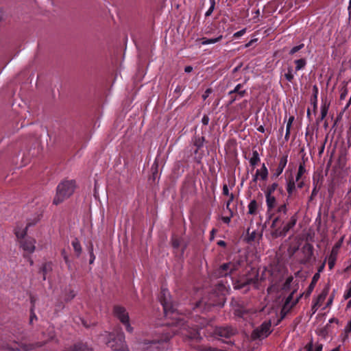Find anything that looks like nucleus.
<instances>
[{
    "label": "nucleus",
    "instance_id": "f257e3e1",
    "mask_svg": "<svg viewBox=\"0 0 351 351\" xmlns=\"http://www.w3.org/2000/svg\"><path fill=\"white\" fill-rule=\"evenodd\" d=\"M226 291V285L221 282H219L216 289L214 292L210 293L208 299L202 298L196 303L193 308L194 312L190 317L186 315H180L167 289L161 287L158 300L163 307L165 316L172 320L168 324L178 328L177 330L173 331V333H180L185 340L198 341L202 339L199 332V329L207 324V321L204 318L195 315L194 313L202 311V308L206 311L211 306L221 305V300H223L222 295Z\"/></svg>",
    "mask_w": 351,
    "mask_h": 351
},
{
    "label": "nucleus",
    "instance_id": "f03ea898",
    "mask_svg": "<svg viewBox=\"0 0 351 351\" xmlns=\"http://www.w3.org/2000/svg\"><path fill=\"white\" fill-rule=\"evenodd\" d=\"M287 213V204L284 203L270 214L269 219L272 221L271 234L274 238L286 237L287 233L295 226L298 221L297 214L291 215L286 221Z\"/></svg>",
    "mask_w": 351,
    "mask_h": 351
},
{
    "label": "nucleus",
    "instance_id": "7ed1b4c3",
    "mask_svg": "<svg viewBox=\"0 0 351 351\" xmlns=\"http://www.w3.org/2000/svg\"><path fill=\"white\" fill-rule=\"evenodd\" d=\"M145 345H147L144 348L145 351H152L153 348L157 349L158 351H165L167 349V343L165 340L162 341L153 340L145 343ZM107 346L115 351H129L125 344V335L119 328H117L113 333L109 335Z\"/></svg>",
    "mask_w": 351,
    "mask_h": 351
},
{
    "label": "nucleus",
    "instance_id": "20e7f679",
    "mask_svg": "<svg viewBox=\"0 0 351 351\" xmlns=\"http://www.w3.org/2000/svg\"><path fill=\"white\" fill-rule=\"evenodd\" d=\"M75 182L73 180H65L61 182L57 186L56 195L53 203L58 205L64 199L69 198L74 192Z\"/></svg>",
    "mask_w": 351,
    "mask_h": 351
},
{
    "label": "nucleus",
    "instance_id": "39448f33",
    "mask_svg": "<svg viewBox=\"0 0 351 351\" xmlns=\"http://www.w3.org/2000/svg\"><path fill=\"white\" fill-rule=\"evenodd\" d=\"M242 262L243 260L240 258L237 260L234 259L232 261L223 263L213 270L212 275L216 278L231 276L233 273L239 270Z\"/></svg>",
    "mask_w": 351,
    "mask_h": 351
},
{
    "label": "nucleus",
    "instance_id": "423d86ee",
    "mask_svg": "<svg viewBox=\"0 0 351 351\" xmlns=\"http://www.w3.org/2000/svg\"><path fill=\"white\" fill-rule=\"evenodd\" d=\"M271 322L270 320L263 322L261 326L255 328L252 332L254 339H261L268 337L271 332Z\"/></svg>",
    "mask_w": 351,
    "mask_h": 351
},
{
    "label": "nucleus",
    "instance_id": "0eeeda50",
    "mask_svg": "<svg viewBox=\"0 0 351 351\" xmlns=\"http://www.w3.org/2000/svg\"><path fill=\"white\" fill-rule=\"evenodd\" d=\"M256 282V278H246L242 276L233 282V286L235 289L242 290L243 292L245 293L250 291V286L252 284L255 285Z\"/></svg>",
    "mask_w": 351,
    "mask_h": 351
},
{
    "label": "nucleus",
    "instance_id": "6e6552de",
    "mask_svg": "<svg viewBox=\"0 0 351 351\" xmlns=\"http://www.w3.org/2000/svg\"><path fill=\"white\" fill-rule=\"evenodd\" d=\"M313 251L314 248L313 245L308 243H305L302 247L303 258L300 261V263L303 265L311 263L315 260Z\"/></svg>",
    "mask_w": 351,
    "mask_h": 351
},
{
    "label": "nucleus",
    "instance_id": "1a4fd4ad",
    "mask_svg": "<svg viewBox=\"0 0 351 351\" xmlns=\"http://www.w3.org/2000/svg\"><path fill=\"white\" fill-rule=\"evenodd\" d=\"M215 332L217 335L226 339H230L231 337L234 335L237 330L231 326H220L215 328Z\"/></svg>",
    "mask_w": 351,
    "mask_h": 351
},
{
    "label": "nucleus",
    "instance_id": "9d476101",
    "mask_svg": "<svg viewBox=\"0 0 351 351\" xmlns=\"http://www.w3.org/2000/svg\"><path fill=\"white\" fill-rule=\"evenodd\" d=\"M113 314L121 323H125L127 321H129L128 313L123 306L115 305L113 308Z\"/></svg>",
    "mask_w": 351,
    "mask_h": 351
},
{
    "label": "nucleus",
    "instance_id": "9b49d317",
    "mask_svg": "<svg viewBox=\"0 0 351 351\" xmlns=\"http://www.w3.org/2000/svg\"><path fill=\"white\" fill-rule=\"evenodd\" d=\"M35 240L32 238H27L21 240L20 245L23 250L29 254L35 250Z\"/></svg>",
    "mask_w": 351,
    "mask_h": 351
},
{
    "label": "nucleus",
    "instance_id": "f8f14e48",
    "mask_svg": "<svg viewBox=\"0 0 351 351\" xmlns=\"http://www.w3.org/2000/svg\"><path fill=\"white\" fill-rule=\"evenodd\" d=\"M92 348L87 343L83 341H77L73 345L66 348L63 351H92Z\"/></svg>",
    "mask_w": 351,
    "mask_h": 351
},
{
    "label": "nucleus",
    "instance_id": "ddd939ff",
    "mask_svg": "<svg viewBox=\"0 0 351 351\" xmlns=\"http://www.w3.org/2000/svg\"><path fill=\"white\" fill-rule=\"evenodd\" d=\"M288 161V155H284L280 158L279 163L278 165L277 168L275 170V172L272 175V178H277L283 171L285 167L287 165Z\"/></svg>",
    "mask_w": 351,
    "mask_h": 351
},
{
    "label": "nucleus",
    "instance_id": "4468645a",
    "mask_svg": "<svg viewBox=\"0 0 351 351\" xmlns=\"http://www.w3.org/2000/svg\"><path fill=\"white\" fill-rule=\"evenodd\" d=\"M302 296V295H300L295 300H294V302L291 304V305L289 307L282 306V308L280 311V317L278 320L276 325L279 324L280 322L285 318V317L290 312L291 308L297 304V303L299 302Z\"/></svg>",
    "mask_w": 351,
    "mask_h": 351
},
{
    "label": "nucleus",
    "instance_id": "2eb2a0df",
    "mask_svg": "<svg viewBox=\"0 0 351 351\" xmlns=\"http://www.w3.org/2000/svg\"><path fill=\"white\" fill-rule=\"evenodd\" d=\"M43 336L45 338L46 337V339H45L43 342H38V343H36V346L37 347L43 346L47 342H48L49 341L52 340L55 337V331L53 330V328H47L46 332H43Z\"/></svg>",
    "mask_w": 351,
    "mask_h": 351
},
{
    "label": "nucleus",
    "instance_id": "dca6fc26",
    "mask_svg": "<svg viewBox=\"0 0 351 351\" xmlns=\"http://www.w3.org/2000/svg\"><path fill=\"white\" fill-rule=\"evenodd\" d=\"M243 84H238L233 90H230L228 92V95H232L233 93L236 95L238 97L243 98L246 94V89L243 88Z\"/></svg>",
    "mask_w": 351,
    "mask_h": 351
},
{
    "label": "nucleus",
    "instance_id": "f3484780",
    "mask_svg": "<svg viewBox=\"0 0 351 351\" xmlns=\"http://www.w3.org/2000/svg\"><path fill=\"white\" fill-rule=\"evenodd\" d=\"M266 199V205L267 207V212H271L276 206L277 200L276 197L272 194H265Z\"/></svg>",
    "mask_w": 351,
    "mask_h": 351
},
{
    "label": "nucleus",
    "instance_id": "a211bd4d",
    "mask_svg": "<svg viewBox=\"0 0 351 351\" xmlns=\"http://www.w3.org/2000/svg\"><path fill=\"white\" fill-rule=\"evenodd\" d=\"M288 197H290L293 195V193L296 191L295 180L293 176H290L287 180V187H286Z\"/></svg>",
    "mask_w": 351,
    "mask_h": 351
},
{
    "label": "nucleus",
    "instance_id": "6ab92c4d",
    "mask_svg": "<svg viewBox=\"0 0 351 351\" xmlns=\"http://www.w3.org/2000/svg\"><path fill=\"white\" fill-rule=\"evenodd\" d=\"M338 255V250L336 247H333L328 256V267L332 270L335 265Z\"/></svg>",
    "mask_w": 351,
    "mask_h": 351
},
{
    "label": "nucleus",
    "instance_id": "aec40b11",
    "mask_svg": "<svg viewBox=\"0 0 351 351\" xmlns=\"http://www.w3.org/2000/svg\"><path fill=\"white\" fill-rule=\"evenodd\" d=\"M319 278L320 275L319 274V273H316L314 274L311 280V282L309 286L308 287L307 290L305 292L306 297H308L311 294Z\"/></svg>",
    "mask_w": 351,
    "mask_h": 351
},
{
    "label": "nucleus",
    "instance_id": "412c9836",
    "mask_svg": "<svg viewBox=\"0 0 351 351\" xmlns=\"http://www.w3.org/2000/svg\"><path fill=\"white\" fill-rule=\"evenodd\" d=\"M205 142V138L204 136H195L193 139V145L195 146L196 149L195 150V154L198 152V150L200 149L203 146Z\"/></svg>",
    "mask_w": 351,
    "mask_h": 351
},
{
    "label": "nucleus",
    "instance_id": "4be33fe9",
    "mask_svg": "<svg viewBox=\"0 0 351 351\" xmlns=\"http://www.w3.org/2000/svg\"><path fill=\"white\" fill-rule=\"evenodd\" d=\"M330 291V287L329 285H326L325 287L322 291L321 293L318 295L317 298V300H315L317 302V304H320L321 305L325 300L326 296L328 295Z\"/></svg>",
    "mask_w": 351,
    "mask_h": 351
},
{
    "label": "nucleus",
    "instance_id": "5701e85b",
    "mask_svg": "<svg viewBox=\"0 0 351 351\" xmlns=\"http://www.w3.org/2000/svg\"><path fill=\"white\" fill-rule=\"evenodd\" d=\"M294 64L295 65V73H296L297 71L302 70L305 68V66L307 64V60L306 58H302L300 59L295 60Z\"/></svg>",
    "mask_w": 351,
    "mask_h": 351
},
{
    "label": "nucleus",
    "instance_id": "b1692460",
    "mask_svg": "<svg viewBox=\"0 0 351 351\" xmlns=\"http://www.w3.org/2000/svg\"><path fill=\"white\" fill-rule=\"evenodd\" d=\"M30 225H31L30 223H28L24 229H22L19 227H16L14 229V234H16V237H17V239H21V240L24 239V237L27 234V228Z\"/></svg>",
    "mask_w": 351,
    "mask_h": 351
},
{
    "label": "nucleus",
    "instance_id": "393cba45",
    "mask_svg": "<svg viewBox=\"0 0 351 351\" xmlns=\"http://www.w3.org/2000/svg\"><path fill=\"white\" fill-rule=\"evenodd\" d=\"M52 270L51 263L47 262L45 263L42 267L40 268V272L43 274V279L45 280L46 279V276L48 273H49Z\"/></svg>",
    "mask_w": 351,
    "mask_h": 351
},
{
    "label": "nucleus",
    "instance_id": "a878e982",
    "mask_svg": "<svg viewBox=\"0 0 351 351\" xmlns=\"http://www.w3.org/2000/svg\"><path fill=\"white\" fill-rule=\"evenodd\" d=\"M223 38L222 35H219L218 37L215 38H202L200 39L201 43L203 45H210V44H214L216 43H218L221 41Z\"/></svg>",
    "mask_w": 351,
    "mask_h": 351
},
{
    "label": "nucleus",
    "instance_id": "bb28decb",
    "mask_svg": "<svg viewBox=\"0 0 351 351\" xmlns=\"http://www.w3.org/2000/svg\"><path fill=\"white\" fill-rule=\"evenodd\" d=\"M261 161V158L257 150L252 151V156L250 159V164L252 167H255Z\"/></svg>",
    "mask_w": 351,
    "mask_h": 351
},
{
    "label": "nucleus",
    "instance_id": "cd10ccee",
    "mask_svg": "<svg viewBox=\"0 0 351 351\" xmlns=\"http://www.w3.org/2000/svg\"><path fill=\"white\" fill-rule=\"evenodd\" d=\"M71 245L73 247V250L76 254V256L77 257L80 256V255L82 253V246H81V244L80 243V241L77 239V238H75L72 242H71Z\"/></svg>",
    "mask_w": 351,
    "mask_h": 351
},
{
    "label": "nucleus",
    "instance_id": "c85d7f7f",
    "mask_svg": "<svg viewBox=\"0 0 351 351\" xmlns=\"http://www.w3.org/2000/svg\"><path fill=\"white\" fill-rule=\"evenodd\" d=\"M258 203L256 200L252 199L248 204V214L254 215L257 213Z\"/></svg>",
    "mask_w": 351,
    "mask_h": 351
},
{
    "label": "nucleus",
    "instance_id": "c756f323",
    "mask_svg": "<svg viewBox=\"0 0 351 351\" xmlns=\"http://www.w3.org/2000/svg\"><path fill=\"white\" fill-rule=\"evenodd\" d=\"M306 172V168L304 163H300L298 170L295 176V181H300L301 179H303V176Z\"/></svg>",
    "mask_w": 351,
    "mask_h": 351
},
{
    "label": "nucleus",
    "instance_id": "7c9ffc66",
    "mask_svg": "<svg viewBox=\"0 0 351 351\" xmlns=\"http://www.w3.org/2000/svg\"><path fill=\"white\" fill-rule=\"evenodd\" d=\"M182 239L176 235H173L171 237V245L173 248L178 249L181 245Z\"/></svg>",
    "mask_w": 351,
    "mask_h": 351
},
{
    "label": "nucleus",
    "instance_id": "2f4dec72",
    "mask_svg": "<svg viewBox=\"0 0 351 351\" xmlns=\"http://www.w3.org/2000/svg\"><path fill=\"white\" fill-rule=\"evenodd\" d=\"M285 78L289 82H293L294 80V73H293V69L292 67L289 66L287 68V73L285 74Z\"/></svg>",
    "mask_w": 351,
    "mask_h": 351
},
{
    "label": "nucleus",
    "instance_id": "473e14b6",
    "mask_svg": "<svg viewBox=\"0 0 351 351\" xmlns=\"http://www.w3.org/2000/svg\"><path fill=\"white\" fill-rule=\"evenodd\" d=\"M278 189V184L277 182H274L273 184L269 185L265 191V194H273L276 190Z\"/></svg>",
    "mask_w": 351,
    "mask_h": 351
},
{
    "label": "nucleus",
    "instance_id": "72a5a7b5",
    "mask_svg": "<svg viewBox=\"0 0 351 351\" xmlns=\"http://www.w3.org/2000/svg\"><path fill=\"white\" fill-rule=\"evenodd\" d=\"M313 185H314V187H313L311 194L308 198V202H312L314 199V198L317 195V193L319 190V188L317 187V183L315 182V180H313Z\"/></svg>",
    "mask_w": 351,
    "mask_h": 351
},
{
    "label": "nucleus",
    "instance_id": "f704fd0d",
    "mask_svg": "<svg viewBox=\"0 0 351 351\" xmlns=\"http://www.w3.org/2000/svg\"><path fill=\"white\" fill-rule=\"evenodd\" d=\"M259 170V176L261 177V180H266L268 176V170L264 163L263 164L261 169Z\"/></svg>",
    "mask_w": 351,
    "mask_h": 351
},
{
    "label": "nucleus",
    "instance_id": "c9c22d12",
    "mask_svg": "<svg viewBox=\"0 0 351 351\" xmlns=\"http://www.w3.org/2000/svg\"><path fill=\"white\" fill-rule=\"evenodd\" d=\"M306 345L311 346V351H322L323 350V344L317 343L315 345L313 343V341H310Z\"/></svg>",
    "mask_w": 351,
    "mask_h": 351
},
{
    "label": "nucleus",
    "instance_id": "e433bc0d",
    "mask_svg": "<svg viewBox=\"0 0 351 351\" xmlns=\"http://www.w3.org/2000/svg\"><path fill=\"white\" fill-rule=\"evenodd\" d=\"M173 335H171L170 333H167L164 337H162V339H159V340H156V341H167V349L165 350V351H168L169 348V341L170 340V339L172 337ZM152 351H158L157 349L156 348H153L152 349Z\"/></svg>",
    "mask_w": 351,
    "mask_h": 351
},
{
    "label": "nucleus",
    "instance_id": "4c0bfd02",
    "mask_svg": "<svg viewBox=\"0 0 351 351\" xmlns=\"http://www.w3.org/2000/svg\"><path fill=\"white\" fill-rule=\"evenodd\" d=\"M294 293L295 291H293L289 294V295L286 298L283 306L286 307H289L291 305V304L294 302L293 301Z\"/></svg>",
    "mask_w": 351,
    "mask_h": 351
},
{
    "label": "nucleus",
    "instance_id": "58836bf2",
    "mask_svg": "<svg viewBox=\"0 0 351 351\" xmlns=\"http://www.w3.org/2000/svg\"><path fill=\"white\" fill-rule=\"evenodd\" d=\"M304 47V45L303 43L300 44L299 45L295 46L291 49V50L289 52V54L291 56L294 55L297 52H298L300 50L303 49Z\"/></svg>",
    "mask_w": 351,
    "mask_h": 351
},
{
    "label": "nucleus",
    "instance_id": "ea45409f",
    "mask_svg": "<svg viewBox=\"0 0 351 351\" xmlns=\"http://www.w3.org/2000/svg\"><path fill=\"white\" fill-rule=\"evenodd\" d=\"M210 6L208 10L205 13V16L206 17H208V16H210L212 14L213 10H214V9H215V0H210Z\"/></svg>",
    "mask_w": 351,
    "mask_h": 351
},
{
    "label": "nucleus",
    "instance_id": "a19ab883",
    "mask_svg": "<svg viewBox=\"0 0 351 351\" xmlns=\"http://www.w3.org/2000/svg\"><path fill=\"white\" fill-rule=\"evenodd\" d=\"M329 108V105L326 104H324L321 107V115L322 119H325L327 115L328 111Z\"/></svg>",
    "mask_w": 351,
    "mask_h": 351
},
{
    "label": "nucleus",
    "instance_id": "79ce46f5",
    "mask_svg": "<svg viewBox=\"0 0 351 351\" xmlns=\"http://www.w3.org/2000/svg\"><path fill=\"white\" fill-rule=\"evenodd\" d=\"M75 293L74 291L70 290L69 291V293L65 294L64 300L66 302L71 301V300H73L75 298Z\"/></svg>",
    "mask_w": 351,
    "mask_h": 351
},
{
    "label": "nucleus",
    "instance_id": "37998d69",
    "mask_svg": "<svg viewBox=\"0 0 351 351\" xmlns=\"http://www.w3.org/2000/svg\"><path fill=\"white\" fill-rule=\"evenodd\" d=\"M34 319L35 320L37 319V316L34 313V305H33L32 306H31V308H30L29 324H32Z\"/></svg>",
    "mask_w": 351,
    "mask_h": 351
},
{
    "label": "nucleus",
    "instance_id": "c03bdc74",
    "mask_svg": "<svg viewBox=\"0 0 351 351\" xmlns=\"http://www.w3.org/2000/svg\"><path fill=\"white\" fill-rule=\"evenodd\" d=\"M245 32H246V29L245 28L242 29L241 30L235 32L233 34V38L235 39L239 38L241 37L242 36H243L245 34Z\"/></svg>",
    "mask_w": 351,
    "mask_h": 351
},
{
    "label": "nucleus",
    "instance_id": "a18cd8bd",
    "mask_svg": "<svg viewBox=\"0 0 351 351\" xmlns=\"http://www.w3.org/2000/svg\"><path fill=\"white\" fill-rule=\"evenodd\" d=\"M228 96L230 98V101H229V104H232L234 101H236L237 100H239L241 99V98L240 97H238L236 95H234V93L232 95H228Z\"/></svg>",
    "mask_w": 351,
    "mask_h": 351
},
{
    "label": "nucleus",
    "instance_id": "49530a36",
    "mask_svg": "<svg viewBox=\"0 0 351 351\" xmlns=\"http://www.w3.org/2000/svg\"><path fill=\"white\" fill-rule=\"evenodd\" d=\"M311 101L313 107V110L315 112L317 108V97H311Z\"/></svg>",
    "mask_w": 351,
    "mask_h": 351
},
{
    "label": "nucleus",
    "instance_id": "de8ad7c7",
    "mask_svg": "<svg viewBox=\"0 0 351 351\" xmlns=\"http://www.w3.org/2000/svg\"><path fill=\"white\" fill-rule=\"evenodd\" d=\"M125 327V330L128 332H132L133 331V328L131 326L130 324V320L129 321H127V322L125 323H122Z\"/></svg>",
    "mask_w": 351,
    "mask_h": 351
},
{
    "label": "nucleus",
    "instance_id": "09e8293b",
    "mask_svg": "<svg viewBox=\"0 0 351 351\" xmlns=\"http://www.w3.org/2000/svg\"><path fill=\"white\" fill-rule=\"evenodd\" d=\"M294 117L293 116H290L289 118V120L287 121V126H286V128L287 129H291V125H292V123L294 121Z\"/></svg>",
    "mask_w": 351,
    "mask_h": 351
},
{
    "label": "nucleus",
    "instance_id": "8fccbe9b",
    "mask_svg": "<svg viewBox=\"0 0 351 351\" xmlns=\"http://www.w3.org/2000/svg\"><path fill=\"white\" fill-rule=\"evenodd\" d=\"M212 89L211 88H207L204 93L202 95V98L204 100H205L208 96L209 95L212 93Z\"/></svg>",
    "mask_w": 351,
    "mask_h": 351
},
{
    "label": "nucleus",
    "instance_id": "3c124183",
    "mask_svg": "<svg viewBox=\"0 0 351 351\" xmlns=\"http://www.w3.org/2000/svg\"><path fill=\"white\" fill-rule=\"evenodd\" d=\"M223 195L228 196L230 194L229 193V189L226 184H224L223 186Z\"/></svg>",
    "mask_w": 351,
    "mask_h": 351
},
{
    "label": "nucleus",
    "instance_id": "603ef678",
    "mask_svg": "<svg viewBox=\"0 0 351 351\" xmlns=\"http://www.w3.org/2000/svg\"><path fill=\"white\" fill-rule=\"evenodd\" d=\"M297 182V184H296V189H302L304 187V179H301L300 181H295V183Z\"/></svg>",
    "mask_w": 351,
    "mask_h": 351
},
{
    "label": "nucleus",
    "instance_id": "864d4df0",
    "mask_svg": "<svg viewBox=\"0 0 351 351\" xmlns=\"http://www.w3.org/2000/svg\"><path fill=\"white\" fill-rule=\"evenodd\" d=\"M322 306V305H321L320 304H317V302L315 301V302L313 303V306H312V308H311V310H312V311H313V313H315L317 311V308H318L319 306Z\"/></svg>",
    "mask_w": 351,
    "mask_h": 351
},
{
    "label": "nucleus",
    "instance_id": "5fc2aeb1",
    "mask_svg": "<svg viewBox=\"0 0 351 351\" xmlns=\"http://www.w3.org/2000/svg\"><path fill=\"white\" fill-rule=\"evenodd\" d=\"M209 122V117L207 115H204V117L202 119V123L204 125H207Z\"/></svg>",
    "mask_w": 351,
    "mask_h": 351
},
{
    "label": "nucleus",
    "instance_id": "6e6d98bb",
    "mask_svg": "<svg viewBox=\"0 0 351 351\" xmlns=\"http://www.w3.org/2000/svg\"><path fill=\"white\" fill-rule=\"evenodd\" d=\"M312 97H318V88L316 85L313 87V95Z\"/></svg>",
    "mask_w": 351,
    "mask_h": 351
},
{
    "label": "nucleus",
    "instance_id": "4d7b16f0",
    "mask_svg": "<svg viewBox=\"0 0 351 351\" xmlns=\"http://www.w3.org/2000/svg\"><path fill=\"white\" fill-rule=\"evenodd\" d=\"M232 214H230V217H222V221L225 223H229L230 222V220H231V217H232Z\"/></svg>",
    "mask_w": 351,
    "mask_h": 351
},
{
    "label": "nucleus",
    "instance_id": "13d9d810",
    "mask_svg": "<svg viewBox=\"0 0 351 351\" xmlns=\"http://www.w3.org/2000/svg\"><path fill=\"white\" fill-rule=\"evenodd\" d=\"M348 19L351 21V0H349L348 6Z\"/></svg>",
    "mask_w": 351,
    "mask_h": 351
},
{
    "label": "nucleus",
    "instance_id": "bf43d9fd",
    "mask_svg": "<svg viewBox=\"0 0 351 351\" xmlns=\"http://www.w3.org/2000/svg\"><path fill=\"white\" fill-rule=\"evenodd\" d=\"M326 260L325 259L324 261L323 262V263L318 267L317 273L319 274L320 272L323 271L325 265H326Z\"/></svg>",
    "mask_w": 351,
    "mask_h": 351
},
{
    "label": "nucleus",
    "instance_id": "052dcab7",
    "mask_svg": "<svg viewBox=\"0 0 351 351\" xmlns=\"http://www.w3.org/2000/svg\"><path fill=\"white\" fill-rule=\"evenodd\" d=\"M345 332H351V319L348 322L347 326L345 327Z\"/></svg>",
    "mask_w": 351,
    "mask_h": 351
},
{
    "label": "nucleus",
    "instance_id": "680f3d73",
    "mask_svg": "<svg viewBox=\"0 0 351 351\" xmlns=\"http://www.w3.org/2000/svg\"><path fill=\"white\" fill-rule=\"evenodd\" d=\"M347 94H348V90L345 89L343 91L341 92V93L340 95V99L341 100L344 99L346 98V97L347 96Z\"/></svg>",
    "mask_w": 351,
    "mask_h": 351
},
{
    "label": "nucleus",
    "instance_id": "e2e57ef3",
    "mask_svg": "<svg viewBox=\"0 0 351 351\" xmlns=\"http://www.w3.org/2000/svg\"><path fill=\"white\" fill-rule=\"evenodd\" d=\"M89 255H90L89 263L93 264L95 260V256L93 252H90V254H89Z\"/></svg>",
    "mask_w": 351,
    "mask_h": 351
},
{
    "label": "nucleus",
    "instance_id": "0e129e2a",
    "mask_svg": "<svg viewBox=\"0 0 351 351\" xmlns=\"http://www.w3.org/2000/svg\"><path fill=\"white\" fill-rule=\"evenodd\" d=\"M350 297H351V287L348 289V290L344 294L345 299H348Z\"/></svg>",
    "mask_w": 351,
    "mask_h": 351
},
{
    "label": "nucleus",
    "instance_id": "69168bd1",
    "mask_svg": "<svg viewBox=\"0 0 351 351\" xmlns=\"http://www.w3.org/2000/svg\"><path fill=\"white\" fill-rule=\"evenodd\" d=\"M290 133H291V129L286 128V133H285V141H287L289 140V136H290Z\"/></svg>",
    "mask_w": 351,
    "mask_h": 351
},
{
    "label": "nucleus",
    "instance_id": "338daca9",
    "mask_svg": "<svg viewBox=\"0 0 351 351\" xmlns=\"http://www.w3.org/2000/svg\"><path fill=\"white\" fill-rule=\"evenodd\" d=\"M217 245L220 247H226V241H224L223 240H219L217 241Z\"/></svg>",
    "mask_w": 351,
    "mask_h": 351
},
{
    "label": "nucleus",
    "instance_id": "774afa93",
    "mask_svg": "<svg viewBox=\"0 0 351 351\" xmlns=\"http://www.w3.org/2000/svg\"><path fill=\"white\" fill-rule=\"evenodd\" d=\"M228 196H229V199L226 203L231 204V202H232L234 199V195L233 193H230V195Z\"/></svg>",
    "mask_w": 351,
    "mask_h": 351
}]
</instances>
